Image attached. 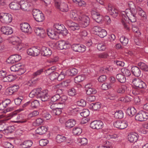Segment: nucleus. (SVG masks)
<instances>
[{
	"mask_svg": "<svg viewBox=\"0 0 148 148\" xmlns=\"http://www.w3.org/2000/svg\"><path fill=\"white\" fill-rule=\"evenodd\" d=\"M137 10L130 11V9H127L125 11H122L121 13L122 23L124 27L126 29L129 30V20L132 23L135 22L136 21V14Z\"/></svg>",
	"mask_w": 148,
	"mask_h": 148,
	"instance_id": "obj_1",
	"label": "nucleus"
},
{
	"mask_svg": "<svg viewBox=\"0 0 148 148\" xmlns=\"http://www.w3.org/2000/svg\"><path fill=\"white\" fill-rule=\"evenodd\" d=\"M32 14L34 19L37 22H42L45 19L44 15L38 9H34L32 11Z\"/></svg>",
	"mask_w": 148,
	"mask_h": 148,
	"instance_id": "obj_2",
	"label": "nucleus"
},
{
	"mask_svg": "<svg viewBox=\"0 0 148 148\" xmlns=\"http://www.w3.org/2000/svg\"><path fill=\"white\" fill-rule=\"evenodd\" d=\"M10 69L12 71L18 72V74L19 75L23 74L26 71V69L24 66L19 64L12 66L10 67Z\"/></svg>",
	"mask_w": 148,
	"mask_h": 148,
	"instance_id": "obj_3",
	"label": "nucleus"
},
{
	"mask_svg": "<svg viewBox=\"0 0 148 148\" xmlns=\"http://www.w3.org/2000/svg\"><path fill=\"white\" fill-rule=\"evenodd\" d=\"M135 119L136 121H146L148 119V112L141 110L135 116Z\"/></svg>",
	"mask_w": 148,
	"mask_h": 148,
	"instance_id": "obj_4",
	"label": "nucleus"
},
{
	"mask_svg": "<svg viewBox=\"0 0 148 148\" xmlns=\"http://www.w3.org/2000/svg\"><path fill=\"white\" fill-rule=\"evenodd\" d=\"M0 20L2 23L8 24L12 21V17L10 14L1 13L0 15Z\"/></svg>",
	"mask_w": 148,
	"mask_h": 148,
	"instance_id": "obj_5",
	"label": "nucleus"
},
{
	"mask_svg": "<svg viewBox=\"0 0 148 148\" xmlns=\"http://www.w3.org/2000/svg\"><path fill=\"white\" fill-rule=\"evenodd\" d=\"M79 17L80 20H78L82 27L85 28L89 25L90 20L89 18L87 16L81 14Z\"/></svg>",
	"mask_w": 148,
	"mask_h": 148,
	"instance_id": "obj_6",
	"label": "nucleus"
},
{
	"mask_svg": "<svg viewBox=\"0 0 148 148\" xmlns=\"http://www.w3.org/2000/svg\"><path fill=\"white\" fill-rule=\"evenodd\" d=\"M65 25L68 27L70 30L75 31L79 30L80 27L79 25L70 20H66L65 23Z\"/></svg>",
	"mask_w": 148,
	"mask_h": 148,
	"instance_id": "obj_7",
	"label": "nucleus"
},
{
	"mask_svg": "<svg viewBox=\"0 0 148 148\" xmlns=\"http://www.w3.org/2000/svg\"><path fill=\"white\" fill-rule=\"evenodd\" d=\"M55 2V4L57 8L63 12H67L69 10L68 5L66 3H61L60 0H53Z\"/></svg>",
	"mask_w": 148,
	"mask_h": 148,
	"instance_id": "obj_8",
	"label": "nucleus"
},
{
	"mask_svg": "<svg viewBox=\"0 0 148 148\" xmlns=\"http://www.w3.org/2000/svg\"><path fill=\"white\" fill-rule=\"evenodd\" d=\"M132 83L135 86L140 88H145L146 87L145 83L138 78L133 79Z\"/></svg>",
	"mask_w": 148,
	"mask_h": 148,
	"instance_id": "obj_9",
	"label": "nucleus"
},
{
	"mask_svg": "<svg viewBox=\"0 0 148 148\" xmlns=\"http://www.w3.org/2000/svg\"><path fill=\"white\" fill-rule=\"evenodd\" d=\"M40 52V49L38 47H33L29 48L27 51V53L29 55L33 56H38Z\"/></svg>",
	"mask_w": 148,
	"mask_h": 148,
	"instance_id": "obj_10",
	"label": "nucleus"
},
{
	"mask_svg": "<svg viewBox=\"0 0 148 148\" xmlns=\"http://www.w3.org/2000/svg\"><path fill=\"white\" fill-rule=\"evenodd\" d=\"M103 126V123L101 121H94L90 124V127L93 129H101Z\"/></svg>",
	"mask_w": 148,
	"mask_h": 148,
	"instance_id": "obj_11",
	"label": "nucleus"
},
{
	"mask_svg": "<svg viewBox=\"0 0 148 148\" xmlns=\"http://www.w3.org/2000/svg\"><path fill=\"white\" fill-rule=\"evenodd\" d=\"M81 14L80 12H78L76 10H72L70 12L69 15L71 19L78 21L80 20L79 17Z\"/></svg>",
	"mask_w": 148,
	"mask_h": 148,
	"instance_id": "obj_12",
	"label": "nucleus"
},
{
	"mask_svg": "<svg viewBox=\"0 0 148 148\" xmlns=\"http://www.w3.org/2000/svg\"><path fill=\"white\" fill-rule=\"evenodd\" d=\"M57 45L58 48L60 50L67 49L70 46V45L68 41L64 40L58 41Z\"/></svg>",
	"mask_w": 148,
	"mask_h": 148,
	"instance_id": "obj_13",
	"label": "nucleus"
},
{
	"mask_svg": "<svg viewBox=\"0 0 148 148\" xmlns=\"http://www.w3.org/2000/svg\"><path fill=\"white\" fill-rule=\"evenodd\" d=\"M106 8L108 11L109 13L113 17L116 18L119 14L118 11L113 8L112 5L110 4H108Z\"/></svg>",
	"mask_w": 148,
	"mask_h": 148,
	"instance_id": "obj_14",
	"label": "nucleus"
},
{
	"mask_svg": "<svg viewBox=\"0 0 148 148\" xmlns=\"http://www.w3.org/2000/svg\"><path fill=\"white\" fill-rule=\"evenodd\" d=\"M11 42L13 45H15V47L18 50H20L22 48L21 40L17 36H14L11 38Z\"/></svg>",
	"mask_w": 148,
	"mask_h": 148,
	"instance_id": "obj_15",
	"label": "nucleus"
},
{
	"mask_svg": "<svg viewBox=\"0 0 148 148\" xmlns=\"http://www.w3.org/2000/svg\"><path fill=\"white\" fill-rule=\"evenodd\" d=\"M72 49L75 51L83 52L86 50V47L83 45L74 44L72 45Z\"/></svg>",
	"mask_w": 148,
	"mask_h": 148,
	"instance_id": "obj_16",
	"label": "nucleus"
},
{
	"mask_svg": "<svg viewBox=\"0 0 148 148\" xmlns=\"http://www.w3.org/2000/svg\"><path fill=\"white\" fill-rule=\"evenodd\" d=\"M114 125L116 128L120 129H124L127 127L128 124L126 121H117L114 123Z\"/></svg>",
	"mask_w": 148,
	"mask_h": 148,
	"instance_id": "obj_17",
	"label": "nucleus"
},
{
	"mask_svg": "<svg viewBox=\"0 0 148 148\" xmlns=\"http://www.w3.org/2000/svg\"><path fill=\"white\" fill-rule=\"evenodd\" d=\"M21 27L22 31L25 33H30L31 32V28L27 23H24L21 24Z\"/></svg>",
	"mask_w": 148,
	"mask_h": 148,
	"instance_id": "obj_18",
	"label": "nucleus"
},
{
	"mask_svg": "<svg viewBox=\"0 0 148 148\" xmlns=\"http://www.w3.org/2000/svg\"><path fill=\"white\" fill-rule=\"evenodd\" d=\"M20 9L24 11L28 10H29L31 5L29 3L25 0L21 1L19 2Z\"/></svg>",
	"mask_w": 148,
	"mask_h": 148,
	"instance_id": "obj_19",
	"label": "nucleus"
},
{
	"mask_svg": "<svg viewBox=\"0 0 148 148\" xmlns=\"http://www.w3.org/2000/svg\"><path fill=\"white\" fill-rule=\"evenodd\" d=\"M21 56L19 55L15 54L10 56L8 59L9 62L14 64L19 61L21 59Z\"/></svg>",
	"mask_w": 148,
	"mask_h": 148,
	"instance_id": "obj_20",
	"label": "nucleus"
},
{
	"mask_svg": "<svg viewBox=\"0 0 148 148\" xmlns=\"http://www.w3.org/2000/svg\"><path fill=\"white\" fill-rule=\"evenodd\" d=\"M48 35L51 38L54 39H57L58 38V34L56 31L51 29H48L47 30Z\"/></svg>",
	"mask_w": 148,
	"mask_h": 148,
	"instance_id": "obj_21",
	"label": "nucleus"
},
{
	"mask_svg": "<svg viewBox=\"0 0 148 148\" xmlns=\"http://www.w3.org/2000/svg\"><path fill=\"white\" fill-rule=\"evenodd\" d=\"M138 135L136 133H131L128 136V139L131 143H135L137 141L138 139Z\"/></svg>",
	"mask_w": 148,
	"mask_h": 148,
	"instance_id": "obj_22",
	"label": "nucleus"
},
{
	"mask_svg": "<svg viewBox=\"0 0 148 148\" xmlns=\"http://www.w3.org/2000/svg\"><path fill=\"white\" fill-rule=\"evenodd\" d=\"M52 53L51 50L48 48L42 47L41 51V55L44 56L48 57L50 56Z\"/></svg>",
	"mask_w": 148,
	"mask_h": 148,
	"instance_id": "obj_23",
	"label": "nucleus"
},
{
	"mask_svg": "<svg viewBox=\"0 0 148 148\" xmlns=\"http://www.w3.org/2000/svg\"><path fill=\"white\" fill-rule=\"evenodd\" d=\"M1 32L4 34L8 35L13 33L12 28L9 26H3L1 28Z\"/></svg>",
	"mask_w": 148,
	"mask_h": 148,
	"instance_id": "obj_24",
	"label": "nucleus"
},
{
	"mask_svg": "<svg viewBox=\"0 0 148 148\" xmlns=\"http://www.w3.org/2000/svg\"><path fill=\"white\" fill-rule=\"evenodd\" d=\"M34 31L37 35L41 37H44L46 34L45 30L42 27H35Z\"/></svg>",
	"mask_w": 148,
	"mask_h": 148,
	"instance_id": "obj_25",
	"label": "nucleus"
},
{
	"mask_svg": "<svg viewBox=\"0 0 148 148\" xmlns=\"http://www.w3.org/2000/svg\"><path fill=\"white\" fill-rule=\"evenodd\" d=\"M75 121L73 119L68 120L65 123V127L66 129H69L73 127L76 124Z\"/></svg>",
	"mask_w": 148,
	"mask_h": 148,
	"instance_id": "obj_26",
	"label": "nucleus"
},
{
	"mask_svg": "<svg viewBox=\"0 0 148 148\" xmlns=\"http://www.w3.org/2000/svg\"><path fill=\"white\" fill-rule=\"evenodd\" d=\"M42 101H47L49 98V96L48 93V91L47 90H45L42 91L41 93V96L39 97Z\"/></svg>",
	"mask_w": 148,
	"mask_h": 148,
	"instance_id": "obj_27",
	"label": "nucleus"
},
{
	"mask_svg": "<svg viewBox=\"0 0 148 148\" xmlns=\"http://www.w3.org/2000/svg\"><path fill=\"white\" fill-rule=\"evenodd\" d=\"M47 130V128L45 126H41L38 128L35 131L36 134L41 135L45 133Z\"/></svg>",
	"mask_w": 148,
	"mask_h": 148,
	"instance_id": "obj_28",
	"label": "nucleus"
},
{
	"mask_svg": "<svg viewBox=\"0 0 148 148\" xmlns=\"http://www.w3.org/2000/svg\"><path fill=\"white\" fill-rule=\"evenodd\" d=\"M131 71L134 75L136 77H139L140 74V71L138 67L136 66L132 67Z\"/></svg>",
	"mask_w": 148,
	"mask_h": 148,
	"instance_id": "obj_29",
	"label": "nucleus"
},
{
	"mask_svg": "<svg viewBox=\"0 0 148 148\" xmlns=\"http://www.w3.org/2000/svg\"><path fill=\"white\" fill-rule=\"evenodd\" d=\"M16 119L18 120L14 121V123H24L26 121V120L25 119L24 115L22 114L17 115Z\"/></svg>",
	"mask_w": 148,
	"mask_h": 148,
	"instance_id": "obj_30",
	"label": "nucleus"
},
{
	"mask_svg": "<svg viewBox=\"0 0 148 148\" xmlns=\"http://www.w3.org/2000/svg\"><path fill=\"white\" fill-rule=\"evenodd\" d=\"M136 112V110L134 107L128 108L126 111V113L130 117L133 116Z\"/></svg>",
	"mask_w": 148,
	"mask_h": 148,
	"instance_id": "obj_31",
	"label": "nucleus"
},
{
	"mask_svg": "<svg viewBox=\"0 0 148 148\" xmlns=\"http://www.w3.org/2000/svg\"><path fill=\"white\" fill-rule=\"evenodd\" d=\"M101 106V103L97 102L95 103H92L89 106L90 108L93 110H99Z\"/></svg>",
	"mask_w": 148,
	"mask_h": 148,
	"instance_id": "obj_32",
	"label": "nucleus"
},
{
	"mask_svg": "<svg viewBox=\"0 0 148 148\" xmlns=\"http://www.w3.org/2000/svg\"><path fill=\"white\" fill-rule=\"evenodd\" d=\"M136 10L137 12H138V14L143 18V20H145L147 18V15L145 12L141 8L139 7H137Z\"/></svg>",
	"mask_w": 148,
	"mask_h": 148,
	"instance_id": "obj_33",
	"label": "nucleus"
},
{
	"mask_svg": "<svg viewBox=\"0 0 148 148\" xmlns=\"http://www.w3.org/2000/svg\"><path fill=\"white\" fill-rule=\"evenodd\" d=\"M19 3L13 2H11L9 5L10 8L14 10H18L20 9Z\"/></svg>",
	"mask_w": 148,
	"mask_h": 148,
	"instance_id": "obj_34",
	"label": "nucleus"
},
{
	"mask_svg": "<svg viewBox=\"0 0 148 148\" xmlns=\"http://www.w3.org/2000/svg\"><path fill=\"white\" fill-rule=\"evenodd\" d=\"M85 76L84 74L79 75L75 78L74 81L76 83H78L85 79Z\"/></svg>",
	"mask_w": 148,
	"mask_h": 148,
	"instance_id": "obj_35",
	"label": "nucleus"
},
{
	"mask_svg": "<svg viewBox=\"0 0 148 148\" xmlns=\"http://www.w3.org/2000/svg\"><path fill=\"white\" fill-rule=\"evenodd\" d=\"M14 128L13 126H8L6 129H4L3 133L6 135L10 134L14 131Z\"/></svg>",
	"mask_w": 148,
	"mask_h": 148,
	"instance_id": "obj_36",
	"label": "nucleus"
},
{
	"mask_svg": "<svg viewBox=\"0 0 148 148\" xmlns=\"http://www.w3.org/2000/svg\"><path fill=\"white\" fill-rule=\"evenodd\" d=\"M114 116L116 119H121L123 117V113L122 110H118L115 112Z\"/></svg>",
	"mask_w": 148,
	"mask_h": 148,
	"instance_id": "obj_37",
	"label": "nucleus"
},
{
	"mask_svg": "<svg viewBox=\"0 0 148 148\" xmlns=\"http://www.w3.org/2000/svg\"><path fill=\"white\" fill-rule=\"evenodd\" d=\"M44 121L43 118H38L33 123L32 125L34 126H37L41 125L42 124Z\"/></svg>",
	"mask_w": 148,
	"mask_h": 148,
	"instance_id": "obj_38",
	"label": "nucleus"
},
{
	"mask_svg": "<svg viewBox=\"0 0 148 148\" xmlns=\"http://www.w3.org/2000/svg\"><path fill=\"white\" fill-rule=\"evenodd\" d=\"M127 88L125 85H122L119 87L117 90V93L120 94H123L127 93Z\"/></svg>",
	"mask_w": 148,
	"mask_h": 148,
	"instance_id": "obj_39",
	"label": "nucleus"
},
{
	"mask_svg": "<svg viewBox=\"0 0 148 148\" xmlns=\"http://www.w3.org/2000/svg\"><path fill=\"white\" fill-rule=\"evenodd\" d=\"M116 78L118 81L121 83H123L126 81V78L121 74H117L116 76Z\"/></svg>",
	"mask_w": 148,
	"mask_h": 148,
	"instance_id": "obj_40",
	"label": "nucleus"
},
{
	"mask_svg": "<svg viewBox=\"0 0 148 148\" xmlns=\"http://www.w3.org/2000/svg\"><path fill=\"white\" fill-rule=\"evenodd\" d=\"M54 27L57 31L58 33H59L60 32L62 31L64 29H65V27L63 25L60 24H54Z\"/></svg>",
	"mask_w": 148,
	"mask_h": 148,
	"instance_id": "obj_41",
	"label": "nucleus"
},
{
	"mask_svg": "<svg viewBox=\"0 0 148 148\" xmlns=\"http://www.w3.org/2000/svg\"><path fill=\"white\" fill-rule=\"evenodd\" d=\"M121 71L125 77H127L130 76L131 75L130 71L127 68H123L121 69Z\"/></svg>",
	"mask_w": 148,
	"mask_h": 148,
	"instance_id": "obj_42",
	"label": "nucleus"
},
{
	"mask_svg": "<svg viewBox=\"0 0 148 148\" xmlns=\"http://www.w3.org/2000/svg\"><path fill=\"white\" fill-rule=\"evenodd\" d=\"M32 144V142L31 140H27L24 141L21 146L23 148H28L30 147Z\"/></svg>",
	"mask_w": 148,
	"mask_h": 148,
	"instance_id": "obj_43",
	"label": "nucleus"
},
{
	"mask_svg": "<svg viewBox=\"0 0 148 148\" xmlns=\"http://www.w3.org/2000/svg\"><path fill=\"white\" fill-rule=\"evenodd\" d=\"M82 132V129L79 127H74L73 130V133L74 135L78 136Z\"/></svg>",
	"mask_w": 148,
	"mask_h": 148,
	"instance_id": "obj_44",
	"label": "nucleus"
},
{
	"mask_svg": "<svg viewBox=\"0 0 148 148\" xmlns=\"http://www.w3.org/2000/svg\"><path fill=\"white\" fill-rule=\"evenodd\" d=\"M138 65L142 70L145 71H148V66L145 63L142 62H140L138 63Z\"/></svg>",
	"mask_w": 148,
	"mask_h": 148,
	"instance_id": "obj_45",
	"label": "nucleus"
},
{
	"mask_svg": "<svg viewBox=\"0 0 148 148\" xmlns=\"http://www.w3.org/2000/svg\"><path fill=\"white\" fill-rule=\"evenodd\" d=\"M120 40L123 45L124 46L126 45L129 41L128 39L124 36H121L120 38Z\"/></svg>",
	"mask_w": 148,
	"mask_h": 148,
	"instance_id": "obj_46",
	"label": "nucleus"
},
{
	"mask_svg": "<svg viewBox=\"0 0 148 148\" xmlns=\"http://www.w3.org/2000/svg\"><path fill=\"white\" fill-rule=\"evenodd\" d=\"M15 79V77L13 75H7L4 81L5 82H11Z\"/></svg>",
	"mask_w": 148,
	"mask_h": 148,
	"instance_id": "obj_47",
	"label": "nucleus"
},
{
	"mask_svg": "<svg viewBox=\"0 0 148 148\" xmlns=\"http://www.w3.org/2000/svg\"><path fill=\"white\" fill-rule=\"evenodd\" d=\"M56 141L58 143H61L66 140V138L64 136L58 135L56 137Z\"/></svg>",
	"mask_w": 148,
	"mask_h": 148,
	"instance_id": "obj_48",
	"label": "nucleus"
},
{
	"mask_svg": "<svg viewBox=\"0 0 148 148\" xmlns=\"http://www.w3.org/2000/svg\"><path fill=\"white\" fill-rule=\"evenodd\" d=\"M58 73L53 72L50 74L49 78L51 80H53L56 79H58Z\"/></svg>",
	"mask_w": 148,
	"mask_h": 148,
	"instance_id": "obj_49",
	"label": "nucleus"
},
{
	"mask_svg": "<svg viewBox=\"0 0 148 148\" xmlns=\"http://www.w3.org/2000/svg\"><path fill=\"white\" fill-rule=\"evenodd\" d=\"M69 75L70 76H73L77 73V70L75 68H72L67 71Z\"/></svg>",
	"mask_w": 148,
	"mask_h": 148,
	"instance_id": "obj_50",
	"label": "nucleus"
},
{
	"mask_svg": "<svg viewBox=\"0 0 148 148\" xmlns=\"http://www.w3.org/2000/svg\"><path fill=\"white\" fill-rule=\"evenodd\" d=\"M79 112H80L81 115L84 117H86L89 114V112L88 109H84L82 112L79 111Z\"/></svg>",
	"mask_w": 148,
	"mask_h": 148,
	"instance_id": "obj_51",
	"label": "nucleus"
},
{
	"mask_svg": "<svg viewBox=\"0 0 148 148\" xmlns=\"http://www.w3.org/2000/svg\"><path fill=\"white\" fill-rule=\"evenodd\" d=\"M43 72V69H40L34 73L32 75V77L34 78L41 74Z\"/></svg>",
	"mask_w": 148,
	"mask_h": 148,
	"instance_id": "obj_52",
	"label": "nucleus"
},
{
	"mask_svg": "<svg viewBox=\"0 0 148 148\" xmlns=\"http://www.w3.org/2000/svg\"><path fill=\"white\" fill-rule=\"evenodd\" d=\"M102 29L99 26H95L92 29V31L95 32V34L97 35L101 30Z\"/></svg>",
	"mask_w": 148,
	"mask_h": 148,
	"instance_id": "obj_53",
	"label": "nucleus"
},
{
	"mask_svg": "<svg viewBox=\"0 0 148 148\" xmlns=\"http://www.w3.org/2000/svg\"><path fill=\"white\" fill-rule=\"evenodd\" d=\"M30 106L33 108H36L39 105V103L37 100H35L31 102Z\"/></svg>",
	"mask_w": 148,
	"mask_h": 148,
	"instance_id": "obj_54",
	"label": "nucleus"
},
{
	"mask_svg": "<svg viewBox=\"0 0 148 148\" xmlns=\"http://www.w3.org/2000/svg\"><path fill=\"white\" fill-rule=\"evenodd\" d=\"M128 5L130 8V11L137 10V7H136L132 1H130L128 2Z\"/></svg>",
	"mask_w": 148,
	"mask_h": 148,
	"instance_id": "obj_55",
	"label": "nucleus"
},
{
	"mask_svg": "<svg viewBox=\"0 0 148 148\" xmlns=\"http://www.w3.org/2000/svg\"><path fill=\"white\" fill-rule=\"evenodd\" d=\"M36 95V97L38 98L41 96V93L42 92L40 88L35 89L33 90Z\"/></svg>",
	"mask_w": 148,
	"mask_h": 148,
	"instance_id": "obj_56",
	"label": "nucleus"
},
{
	"mask_svg": "<svg viewBox=\"0 0 148 148\" xmlns=\"http://www.w3.org/2000/svg\"><path fill=\"white\" fill-rule=\"evenodd\" d=\"M106 48L105 44L103 43H99L97 45V48L99 51L104 50Z\"/></svg>",
	"mask_w": 148,
	"mask_h": 148,
	"instance_id": "obj_57",
	"label": "nucleus"
},
{
	"mask_svg": "<svg viewBox=\"0 0 148 148\" xmlns=\"http://www.w3.org/2000/svg\"><path fill=\"white\" fill-rule=\"evenodd\" d=\"M107 34V32L106 30L102 29L101 30L97 35H98L100 37L103 38Z\"/></svg>",
	"mask_w": 148,
	"mask_h": 148,
	"instance_id": "obj_58",
	"label": "nucleus"
},
{
	"mask_svg": "<svg viewBox=\"0 0 148 148\" xmlns=\"http://www.w3.org/2000/svg\"><path fill=\"white\" fill-rule=\"evenodd\" d=\"M78 140L79 143L82 145H85L88 143L87 139L85 138H79Z\"/></svg>",
	"mask_w": 148,
	"mask_h": 148,
	"instance_id": "obj_59",
	"label": "nucleus"
},
{
	"mask_svg": "<svg viewBox=\"0 0 148 148\" xmlns=\"http://www.w3.org/2000/svg\"><path fill=\"white\" fill-rule=\"evenodd\" d=\"M86 91V93L88 95L95 94L97 92L96 90L92 88L89 89L88 90H87Z\"/></svg>",
	"mask_w": 148,
	"mask_h": 148,
	"instance_id": "obj_60",
	"label": "nucleus"
},
{
	"mask_svg": "<svg viewBox=\"0 0 148 148\" xmlns=\"http://www.w3.org/2000/svg\"><path fill=\"white\" fill-rule=\"evenodd\" d=\"M66 75V73L65 71H62L60 73H58V80L61 81L63 79L65 78V76Z\"/></svg>",
	"mask_w": 148,
	"mask_h": 148,
	"instance_id": "obj_61",
	"label": "nucleus"
},
{
	"mask_svg": "<svg viewBox=\"0 0 148 148\" xmlns=\"http://www.w3.org/2000/svg\"><path fill=\"white\" fill-rule=\"evenodd\" d=\"M51 112L53 115H58L61 113L62 110L59 108H57L55 110H51Z\"/></svg>",
	"mask_w": 148,
	"mask_h": 148,
	"instance_id": "obj_62",
	"label": "nucleus"
},
{
	"mask_svg": "<svg viewBox=\"0 0 148 148\" xmlns=\"http://www.w3.org/2000/svg\"><path fill=\"white\" fill-rule=\"evenodd\" d=\"M49 143V141L47 139H43L40 140L39 142L40 145L41 146H44L46 145Z\"/></svg>",
	"mask_w": 148,
	"mask_h": 148,
	"instance_id": "obj_63",
	"label": "nucleus"
},
{
	"mask_svg": "<svg viewBox=\"0 0 148 148\" xmlns=\"http://www.w3.org/2000/svg\"><path fill=\"white\" fill-rule=\"evenodd\" d=\"M3 146L5 148H14V146L10 143L5 142L3 143Z\"/></svg>",
	"mask_w": 148,
	"mask_h": 148,
	"instance_id": "obj_64",
	"label": "nucleus"
}]
</instances>
